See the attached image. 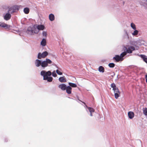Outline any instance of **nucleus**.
Listing matches in <instances>:
<instances>
[{
  "label": "nucleus",
  "mask_w": 147,
  "mask_h": 147,
  "mask_svg": "<svg viewBox=\"0 0 147 147\" xmlns=\"http://www.w3.org/2000/svg\"><path fill=\"white\" fill-rule=\"evenodd\" d=\"M113 76V75H112V76Z\"/></svg>",
  "instance_id": "79ce46f5"
},
{
  "label": "nucleus",
  "mask_w": 147,
  "mask_h": 147,
  "mask_svg": "<svg viewBox=\"0 0 147 147\" xmlns=\"http://www.w3.org/2000/svg\"><path fill=\"white\" fill-rule=\"evenodd\" d=\"M67 86L65 84H62L58 86V87L62 90H65L66 89Z\"/></svg>",
  "instance_id": "f8f14e48"
},
{
  "label": "nucleus",
  "mask_w": 147,
  "mask_h": 147,
  "mask_svg": "<svg viewBox=\"0 0 147 147\" xmlns=\"http://www.w3.org/2000/svg\"><path fill=\"white\" fill-rule=\"evenodd\" d=\"M143 113L145 116H147V108H145L143 109Z\"/></svg>",
  "instance_id": "393cba45"
},
{
  "label": "nucleus",
  "mask_w": 147,
  "mask_h": 147,
  "mask_svg": "<svg viewBox=\"0 0 147 147\" xmlns=\"http://www.w3.org/2000/svg\"><path fill=\"white\" fill-rule=\"evenodd\" d=\"M121 93H114L115 98L116 99H117L119 96L120 94Z\"/></svg>",
  "instance_id": "c85d7f7f"
},
{
  "label": "nucleus",
  "mask_w": 147,
  "mask_h": 147,
  "mask_svg": "<svg viewBox=\"0 0 147 147\" xmlns=\"http://www.w3.org/2000/svg\"><path fill=\"white\" fill-rule=\"evenodd\" d=\"M11 13L8 11L3 16L4 19L6 21L9 20L11 18Z\"/></svg>",
  "instance_id": "6e6552de"
},
{
  "label": "nucleus",
  "mask_w": 147,
  "mask_h": 147,
  "mask_svg": "<svg viewBox=\"0 0 147 147\" xmlns=\"http://www.w3.org/2000/svg\"><path fill=\"white\" fill-rule=\"evenodd\" d=\"M90 115L91 116H92V113H90Z\"/></svg>",
  "instance_id": "4c0bfd02"
},
{
  "label": "nucleus",
  "mask_w": 147,
  "mask_h": 147,
  "mask_svg": "<svg viewBox=\"0 0 147 147\" xmlns=\"http://www.w3.org/2000/svg\"><path fill=\"white\" fill-rule=\"evenodd\" d=\"M21 5L18 6L17 5H13L8 9V11L11 14H12L14 13L17 12L20 9Z\"/></svg>",
  "instance_id": "7ed1b4c3"
},
{
  "label": "nucleus",
  "mask_w": 147,
  "mask_h": 147,
  "mask_svg": "<svg viewBox=\"0 0 147 147\" xmlns=\"http://www.w3.org/2000/svg\"><path fill=\"white\" fill-rule=\"evenodd\" d=\"M7 26V24L4 23L0 22V27L5 28Z\"/></svg>",
  "instance_id": "a878e982"
},
{
  "label": "nucleus",
  "mask_w": 147,
  "mask_h": 147,
  "mask_svg": "<svg viewBox=\"0 0 147 147\" xmlns=\"http://www.w3.org/2000/svg\"><path fill=\"white\" fill-rule=\"evenodd\" d=\"M43 79L44 80H47L48 82H50L52 81L53 78L52 77L49 76L47 77H44Z\"/></svg>",
  "instance_id": "dca6fc26"
},
{
  "label": "nucleus",
  "mask_w": 147,
  "mask_h": 147,
  "mask_svg": "<svg viewBox=\"0 0 147 147\" xmlns=\"http://www.w3.org/2000/svg\"><path fill=\"white\" fill-rule=\"evenodd\" d=\"M52 62V61L48 58H46L45 60H42L41 68L42 69H44L45 67L49 66V64H51Z\"/></svg>",
  "instance_id": "f03ea898"
},
{
  "label": "nucleus",
  "mask_w": 147,
  "mask_h": 147,
  "mask_svg": "<svg viewBox=\"0 0 147 147\" xmlns=\"http://www.w3.org/2000/svg\"><path fill=\"white\" fill-rule=\"evenodd\" d=\"M78 100L79 101L82 102V103H83L84 105H85L86 107L88 109V111L90 113H93L94 112V110L93 108H92V107H88L87 106V105H86V104L85 102L82 101L79 99H78Z\"/></svg>",
  "instance_id": "1a4fd4ad"
},
{
  "label": "nucleus",
  "mask_w": 147,
  "mask_h": 147,
  "mask_svg": "<svg viewBox=\"0 0 147 147\" xmlns=\"http://www.w3.org/2000/svg\"><path fill=\"white\" fill-rule=\"evenodd\" d=\"M113 76H114L115 75V73L114 72H113Z\"/></svg>",
  "instance_id": "ea45409f"
},
{
  "label": "nucleus",
  "mask_w": 147,
  "mask_h": 147,
  "mask_svg": "<svg viewBox=\"0 0 147 147\" xmlns=\"http://www.w3.org/2000/svg\"><path fill=\"white\" fill-rule=\"evenodd\" d=\"M108 66L110 68H113L115 66V64L113 63H110L109 64Z\"/></svg>",
  "instance_id": "bb28decb"
},
{
  "label": "nucleus",
  "mask_w": 147,
  "mask_h": 147,
  "mask_svg": "<svg viewBox=\"0 0 147 147\" xmlns=\"http://www.w3.org/2000/svg\"><path fill=\"white\" fill-rule=\"evenodd\" d=\"M42 35L43 36H45L46 37L47 35V32L45 31H43L42 32Z\"/></svg>",
  "instance_id": "72a5a7b5"
},
{
  "label": "nucleus",
  "mask_w": 147,
  "mask_h": 147,
  "mask_svg": "<svg viewBox=\"0 0 147 147\" xmlns=\"http://www.w3.org/2000/svg\"><path fill=\"white\" fill-rule=\"evenodd\" d=\"M128 115L129 118L131 119L133 118L134 115V113L132 111H129L128 113Z\"/></svg>",
  "instance_id": "4468645a"
},
{
  "label": "nucleus",
  "mask_w": 147,
  "mask_h": 147,
  "mask_svg": "<svg viewBox=\"0 0 147 147\" xmlns=\"http://www.w3.org/2000/svg\"><path fill=\"white\" fill-rule=\"evenodd\" d=\"M100 119H102L101 121H103L104 120V118L103 117H100Z\"/></svg>",
  "instance_id": "e433bc0d"
},
{
  "label": "nucleus",
  "mask_w": 147,
  "mask_h": 147,
  "mask_svg": "<svg viewBox=\"0 0 147 147\" xmlns=\"http://www.w3.org/2000/svg\"><path fill=\"white\" fill-rule=\"evenodd\" d=\"M124 51V52H123L120 55V56L122 58L124 57L126 55L127 53H126L124 49H123Z\"/></svg>",
  "instance_id": "5701e85b"
},
{
  "label": "nucleus",
  "mask_w": 147,
  "mask_h": 147,
  "mask_svg": "<svg viewBox=\"0 0 147 147\" xmlns=\"http://www.w3.org/2000/svg\"><path fill=\"white\" fill-rule=\"evenodd\" d=\"M66 92L68 94H70L71 93L72 88L69 86H67L66 87Z\"/></svg>",
  "instance_id": "2eb2a0df"
},
{
  "label": "nucleus",
  "mask_w": 147,
  "mask_h": 147,
  "mask_svg": "<svg viewBox=\"0 0 147 147\" xmlns=\"http://www.w3.org/2000/svg\"><path fill=\"white\" fill-rule=\"evenodd\" d=\"M42 60L36 59L35 61V66L37 67H41Z\"/></svg>",
  "instance_id": "9d476101"
},
{
  "label": "nucleus",
  "mask_w": 147,
  "mask_h": 147,
  "mask_svg": "<svg viewBox=\"0 0 147 147\" xmlns=\"http://www.w3.org/2000/svg\"><path fill=\"white\" fill-rule=\"evenodd\" d=\"M111 86L113 88V90L117 88L114 83H113L111 84Z\"/></svg>",
  "instance_id": "cd10ccee"
},
{
  "label": "nucleus",
  "mask_w": 147,
  "mask_h": 147,
  "mask_svg": "<svg viewBox=\"0 0 147 147\" xmlns=\"http://www.w3.org/2000/svg\"><path fill=\"white\" fill-rule=\"evenodd\" d=\"M56 72L57 73V74L59 75H62V73L58 69H57L56 70Z\"/></svg>",
  "instance_id": "473e14b6"
},
{
  "label": "nucleus",
  "mask_w": 147,
  "mask_h": 147,
  "mask_svg": "<svg viewBox=\"0 0 147 147\" xmlns=\"http://www.w3.org/2000/svg\"><path fill=\"white\" fill-rule=\"evenodd\" d=\"M68 98H69L73 99V98H71L69 97Z\"/></svg>",
  "instance_id": "a19ab883"
},
{
  "label": "nucleus",
  "mask_w": 147,
  "mask_h": 147,
  "mask_svg": "<svg viewBox=\"0 0 147 147\" xmlns=\"http://www.w3.org/2000/svg\"><path fill=\"white\" fill-rule=\"evenodd\" d=\"M36 28V29H37V34L39 32L40 30H42L45 28L44 25L42 24H35Z\"/></svg>",
  "instance_id": "0eeeda50"
},
{
  "label": "nucleus",
  "mask_w": 147,
  "mask_h": 147,
  "mask_svg": "<svg viewBox=\"0 0 147 147\" xmlns=\"http://www.w3.org/2000/svg\"><path fill=\"white\" fill-rule=\"evenodd\" d=\"M48 55V52L47 51H45L42 53H39L37 55V58L38 59H41L42 58H45Z\"/></svg>",
  "instance_id": "423d86ee"
},
{
  "label": "nucleus",
  "mask_w": 147,
  "mask_h": 147,
  "mask_svg": "<svg viewBox=\"0 0 147 147\" xmlns=\"http://www.w3.org/2000/svg\"><path fill=\"white\" fill-rule=\"evenodd\" d=\"M131 28L134 30L136 29V27L135 25L133 23L131 24Z\"/></svg>",
  "instance_id": "7c9ffc66"
},
{
  "label": "nucleus",
  "mask_w": 147,
  "mask_h": 147,
  "mask_svg": "<svg viewBox=\"0 0 147 147\" xmlns=\"http://www.w3.org/2000/svg\"><path fill=\"white\" fill-rule=\"evenodd\" d=\"M52 76L53 77H56L57 75L56 73V72L55 71H53L52 73Z\"/></svg>",
  "instance_id": "2f4dec72"
},
{
  "label": "nucleus",
  "mask_w": 147,
  "mask_h": 147,
  "mask_svg": "<svg viewBox=\"0 0 147 147\" xmlns=\"http://www.w3.org/2000/svg\"><path fill=\"white\" fill-rule=\"evenodd\" d=\"M143 5L144 6H145V5H144H144Z\"/></svg>",
  "instance_id": "37998d69"
},
{
  "label": "nucleus",
  "mask_w": 147,
  "mask_h": 147,
  "mask_svg": "<svg viewBox=\"0 0 147 147\" xmlns=\"http://www.w3.org/2000/svg\"><path fill=\"white\" fill-rule=\"evenodd\" d=\"M9 139L7 138H5L4 139V142H8Z\"/></svg>",
  "instance_id": "f704fd0d"
},
{
  "label": "nucleus",
  "mask_w": 147,
  "mask_h": 147,
  "mask_svg": "<svg viewBox=\"0 0 147 147\" xmlns=\"http://www.w3.org/2000/svg\"><path fill=\"white\" fill-rule=\"evenodd\" d=\"M125 34H127V36H128V34H127V31H126V32H125Z\"/></svg>",
  "instance_id": "58836bf2"
},
{
  "label": "nucleus",
  "mask_w": 147,
  "mask_h": 147,
  "mask_svg": "<svg viewBox=\"0 0 147 147\" xmlns=\"http://www.w3.org/2000/svg\"><path fill=\"white\" fill-rule=\"evenodd\" d=\"M139 56L143 59L144 62L147 63V56L144 55L142 54L139 55Z\"/></svg>",
  "instance_id": "ddd939ff"
},
{
  "label": "nucleus",
  "mask_w": 147,
  "mask_h": 147,
  "mask_svg": "<svg viewBox=\"0 0 147 147\" xmlns=\"http://www.w3.org/2000/svg\"><path fill=\"white\" fill-rule=\"evenodd\" d=\"M10 26L7 24V26L6 27H5V28H6L9 29L10 28Z\"/></svg>",
  "instance_id": "c9c22d12"
},
{
  "label": "nucleus",
  "mask_w": 147,
  "mask_h": 147,
  "mask_svg": "<svg viewBox=\"0 0 147 147\" xmlns=\"http://www.w3.org/2000/svg\"><path fill=\"white\" fill-rule=\"evenodd\" d=\"M35 24L33 26H30L28 27L26 31L27 34L32 35L34 34H37V29H36Z\"/></svg>",
  "instance_id": "f257e3e1"
},
{
  "label": "nucleus",
  "mask_w": 147,
  "mask_h": 147,
  "mask_svg": "<svg viewBox=\"0 0 147 147\" xmlns=\"http://www.w3.org/2000/svg\"><path fill=\"white\" fill-rule=\"evenodd\" d=\"M40 75L43 76V78L47 77L49 76H51L52 75V73L50 71H46L45 70H42L40 72Z\"/></svg>",
  "instance_id": "39448f33"
},
{
  "label": "nucleus",
  "mask_w": 147,
  "mask_h": 147,
  "mask_svg": "<svg viewBox=\"0 0 147 147\" xmlns=\"http://www.w3.org/2000/svg\"><path fill=\"white\" fill-rule=\"evenodd\" d=\"M98 71L100 72L103 73L105 71V69L103 66H100L98 67Z\"/></svg>",
  "instance_id": "412c9836"
},
{
  "label": "nucleus",
  "mask_w": 147,
  "mask_h": 147,
  "mask_svg": "<svg viewBox=\"0 0 147 147\" xmlns=\"http://www.w3.org/2000/svg\"><path fill=\"white\" fill-rule=\"evenodd\" d=\"M114 91V93H120V92L118 88H116L115 89H114L113 90Z\"/></svg>",
  "instance_id": "c756f323"
},
{
  "label": "nucleus",
  "mask_w": 147,
  "mask_h": 147,
  "mask_svg": "<svg viewBox=\"0 0 147 147\" xmlns=\"http://www.w3.org/2000/svg\"><path fill=\"white\" fill-rule=\"evenodd\" d=\"M134 30H135L134 31V32L132 33V34L133 36H136L138 34L139 32L138 30L136 29Z\"/></svg>",
  "instance_id": "b1692460"
},
{
  "label": "nucleus",
  "mask_w": 147,
  "mask_h": 147,
  "mask_svg": "<svg viewBox=\"0 0 147 147\" xmlns=\"http://www.w3.org/2000/svg\"><path fill=\"white\" fill-rule=\"evenodd\" d=\"M40 45L42 46H45L46 45V40L45 38H43L40 42Z\"/></svg>",
  "instance_id": "6ab92c4d"
},
{
  "label": "nucleus",
  "mask_w": 147,
  "mask_h": 147,
  "mask_svg": "<svg viewBox=\"0 0 147 147\" xmlns=\"http://www.w3.org/2000/svg\"><path fill=\"white\" fill-rule=\"evenodd\" d=\"M123 49L127 53H131L133 51L135 50V48L134 47L128 45L124 46Z\"/></svg>",
  "instance_id": "20e7f679"
},
{
  "label": "nucleus",
  "mask_w": 147,
  "mask_h": 147,
  "mask_svg": "<svg viewBox=\"0 0 147 147\" xmlns=\"http://www.w3.org/2000/svg\"><path fill=\"white\" fill-rule=\"evenodd\" d=\"M49 19L51 21H53L55 20V17L53 13H51L49 15Z\"/></svg>",
  "instance_id": "f3484780"
},
{
  "label": "nucleus",
  "mask_w": 147,
  "mask_h": 147,
  "mask_svg": "<svg viewBox=\"0 0 147 147\" xmlns=\"http://www.w3.org/2000/svg\"><path fill=\"white\" fill-rule=\"evenodd\" d=\"M68 84L69 85V86H70L71 88H76L77 87V85L76 84L71 83V82H69L68 83Z\"/></svg>",
  "instance_id": "aec40b11"
},
{
  "label": "nucleus",
  "mask_w": 147,
  "mask_h": 147,
  "mask_svg": "<svg viewBox=\"0 0 147 147\" xmlns=\"http://www.w3.org/2000/svg\"><path fill=\"white\" fill-rule=\"evenodd\" d=\"M23 11L26 14H27L29 13L30 10L28 8L26 7L24 8Z\"/></svg>",
  "instance_id": "4be33fe9"
},
{
  "label": "nucleus",
  "mask_w": 147,
  "mask_h": 147,
  "mask_svg": "<svg viewBox=\"0 0 147 147\" xmlns=\"http://www.w3.org/2000/svg\"><path fill=\"white\" fill-rule=\"evenodd\" d=\"M59 81L62 83H64L66 82V79L64 76L60 77L59 79Z\"/></svg>",
  "instance_id": "a211bd4d"
},
{
  "label": "nucleus",
  "mask_w": 147,
  "mask_h": 147,
  "mask_svg": "<svg viewBox=\"0 0 147 147\" xmlns=\"http://www.w3.org/2000/svg\"><path fill=\"white\" fill-rule=\"evenodd\" d=\"M121 58L120 57V55H116L113 58V59L115 60L116 62H118L120 60L122 61L123 60V59H122L121 60Z\"/></svg>",
  "instance_id": "9b49d317"
}]
</instances>
